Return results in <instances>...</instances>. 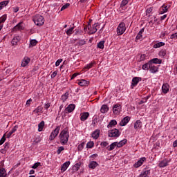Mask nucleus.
Returning a JSON list of instances; mask_svg holds the SVG:
<instances>
[{
  "mask_svg": "<svg viewBox=\"0 0 177 177\" xmlns=\"http://www.w3.org/2000/svg\"><path fill=\"white\" fill-rule=\"evenodd\" d=\"M120 135H121V133L117 129H113L108 131V136L109 138H119Z\"/></svg>",
  "mask_w": 177,
  "mask_h": 177,
  "instance_id": "obj_7",
  "label": "nucleus"
},
{
  "mask_svg": "<svg viewBox=\"0 0 177 177\" xmlns=\"http://www.w3.org/2000/svg\"><path fill=\"white\" fill-rule=\"evenodd\" d=\"M6 19H8L6 15H3L2 17H0V22H1L3 24V23L6 21Z\"/></svg>",
  "mask_w": 177,
  "mask_h": 177,
  "instance_id": "obj_47",
  "label": "nucleus"
},
{
  "mask_svg": "<svg viewBox=\"0 0 177 177\" xmlns=\"http://www.w3.org/2000/svg\"><path fill=\"white\" fill-rule=\"evenodd\" d=\"M128 142L127 139L122 140L121 141L118 142H115L111 144L109 146L107 147V150L109 151H111L112 150H114L115 147H122L126 143Z\"/></svg>",
  "mask_w": 177,
  "mask_h": 177,
  "instance_id": "obj_2",
  "label": "nucleus"
},
{
  "mask_svg": "<svg viewBox=\"0 0 177 177\" xmlns=\"http://www.w3.org/2000/svg\"><path fill=\"white\" fill-rule=\"evenodd\" d=\"M97 48L99 49H104V41H101L97 44Z\"/></svg>",
  "mask_w": 177,
  "mask_h": 177,
  "instance_id": "obj_45",
  "label": "nucleus"
},
{
  "mask_svg": "<svg viewBox=\"0 0 177 177\" xmlns=\"http://www.w3.org/2000/svg\"><path fill=\"white\" fill-rule=\"evenodd\" d=\"M177 38V32L171 35L170 39H176Z\"/></svg>",
  "mask_w": 177,
  "mask_h": 177,
  "instance_id": "obj_56",
  "label": "nucleus"
},
{
  "mask_svg": "<svg viewBox=\"0 0 177 177\" xmlns=\"http://www.w3.org/2000/svg\"><path fill=\"white\" fill-rule=\"evenodd\" d=\"M80 167H81V163H80V162H78V163H76V164L72 167V169H73V172H77V171H78Z\"/></svg>",
  "mask_w": 177,
  "mask_h": 177,
  "instance_id": "obj_33",
  "label": "nucleus"
},
{
  "mask_svg": "<svg viewBox=\"0 0 177 177\" xmlns=\"http://www.w3.org/2000/svg\"><path fill=\"white\" fill-rule=\"evenodd\" d=\"M142 81V77H135L132 79L131 86H136Z\"/></svg>",
  "mask_w": 177,
  "mask_h": 177,
  "instance_id": "obj_13",
  "label": "nucleus"
},
{
  "mask_svg": "<svg viewBox=\"0 0 177 177\" xmlns=\"http://www.w3.org/2000/svg\"><path fill=\"white\" fill-rule=\"evenodd\" d=\"M117 125V120H112L110 121L109 124L107 125V128H113V127H115Z\"/></svg>",
  "mask_w": 177,
  "mask_h": 177,
  "instance_id": "obj_30",
  "label": "nucleus"
},
{
  "mask_svg": "<svg viewBox=\"0 0 177 177\" xmlns=\"http://www.w3.org/2000/svg\"><path fill=\"white\" fill-rule=\"evenodd\" d=\"M169 8V6H165V4H163L160 8V15H164V13H167V12H168Z\"/></svg>",
  "mask_w": 177,
  "mask_h": 177,
  "instance_id": "obj_18",
  "label": "nucleus"
},
{
  "mask_svg": "<svg viewBox=\"0 0 177 177\" xmlns=\"http://www.w3.org/2000/svg\"><path fill=\"white\" fill-rule=\"evenodd\" d=\"M26 28V24L23 21L18 23L12 29V32H16L17 31H21Z\"/></svg>",
  "mask_w": 177,
  "mask_h": 177,
  "instance_id": "obj_6",
  "label": "nucleus"
},
{
  "mask_svg": "<svg viewBox=\"0 0 177 177\" xmlns=\"http://www.w3.org/2000/svg\"><path fill=\"white\" fill-rule=\"evenodd\" d=\"M50 107V102H46L44 104V109L45 110H48Z\"/></svg>",
  "mask_w": 177,
  "mask_h": 177,
  "instance_id": "obj_54",
  "label": "nucleus"
},
{
  "mask_svg": "<svg viewBox=\"0 0 177 177\" xmlns=\"http://www.w3.org/2000/svg\"><path fill=\"white\" fill-rule=\"evenodd\" d=\"M31 62V59L28 57H25L22 60L21 66L26 67V66L28 65V63Z\"/></svg>",
  "mask_w": 177,
  "mask_h": 177,
  "instance_id": "obj_19",
  "label": "nucleus"
},
{
  "mask_svg": "<svg viewBox=\"0 0 177 177\" xmlns=\"http://www.w3.org/2000/svg\"><path fill=\"white\" fill-rule=\"evenodd\" d=\"M84 147H85V142H83L78 145L77 147L78 151H82V150L84 149Z\"/></svg>",
  "mask_w": 177,
  "mask_h": 177,
  "instance_id": "obj_43",
  "label": "nucleus"
},
{
  "mask_svg": "<svg viewBox=\"0 0 177 177\" xmlns=\"http://www.w3.org/2000/svg\"><path fill=\"white\" fill-rule=\"evenodd\" d=\"M45 127V122L41 121L39 124H38V131L39 132H42L44 130V127Z\"/></svg>",
  "mask_w": 177,
  "mask_h": 177,
  "instance_id": "obj_32",
  "label": "nucleus"
},
{
  "mask_svg": "<svg viewBox=\"0 0 177 177\" xmlns=\"http://www.w3.org/2000/svg\"><path fill=\"white\" fill-rule=\"evenodd\" d=\"M95 146V143L93 141H89L86 144V149H92Z\"/></svg>",
  "mask_w": 177,
  "mask_h": 177,
  "instance_id": "obj_44",
  "label": "nucleus"
},
{
  "mask_svg": "<svg viewBox=\"0 0 177 177\" xmlns=\"http://www.w3.org/2000/svg\"><path fill=\"white\" fill-rule=\"evenodd\" d=\"M151 12H153V8L150 7V8H147L146 10V15L149 16V15H150V13H151Z\"/></svg>",
  "mask_w": 177,
  "mask_h": 177,
  "instance_id": "obj_51",
  "label": "nucleus"
},
{
  "mask_svg": "<svg viewBox=\"0 0 177 177\" xmlns=\"http://www.w3.org/2000/svg\"><path fill=\"white\" fill-rule=\"evenodd\" d=\"M127 30V26H125V23H120L117 28V34L118 35H122L124 32Z\"/></svg>",
  "mask_w": 177,
  "mask_h": 177,
  "instance_id": "obj_5",
  "label": "nucleus"
},
{
  "mask_svg": "<svg viewBox=\"0 0 177 177\" xmlns=\"http://www.w3.org/2000/svg\"><path fill=\"white\" fill-rule=\"evenodd\" d=\"M19 128V127L17 126H15L12 130L8 133H7V138H10V136H12V133H15V132H16V131H17V129Z\"/></svg>",
  "mask_w": 177,
  "mask_h": 177,
  "instance_id": "obj_28",
  "label": "nucleus"
},
{
  "mask_svg": "<svg viewBox=\"0 0 177 177\" xmlns=\"http://www.w3.org/2000/svg\"><path fill=\"white\" fill-rule=\"evenodd\" d=\"M142 127V121L139 120H136V122L134 123V129H136V131H138V129H140Z\"/></svg>",
  "mask_w": 177,
  "mask_h": 177,
  "instance_id": "obj_20",
  "label": "nucleus"
},
{
  "mask_svg": "<svg viewBox=\"0 0 177 177\" xmlns=\"http://www.w3.org/2000/svg\"><path fill=\"white\" fill-rule=\"evenodd\" d=\"M75 109V104H71L68 106V107L66 108V111L68 113H73V111H74V110Z\"/></svg>",
  "mask_w": 177,
  "mask_h": 177,
  "instance_id": "obj_21",
  "label": "nucleus"
},
{
  "mask_svg": "<svg viewBox=\"0 0 177 177\" xmlns=\"http://www.w3.org/2000/svg\"><path fill=\"white\" fill-rule=\"evenodd\" d=\"M20 39L21 38L19 36H15L11 41L12 45H17V43L20 41Z\"/></svg>",
  "mask_w": 177,
  "mask_h": 177,
  "instance_id": "obj_25",
  "label": "nucleus"
},
{
  "mask_svg": "<svg viewBox=\"0 0 177 177\" xmlns=\"http://www.w3.org/2000/svg\"><path fill=\"white\" fill-rule=\"evenodd\" d=\"M168 164H169V160H168L167 159H164L159 162L158 167L160 168H164L165 167H168Z\"/></svg>",
  "mask_w": 177,
  "mask_h": 177,
  "instance_id": "obj_14",
  "label": "nucleus"
},
{
  "mask_svg": "<svg viewBox=\"0 0 177 177\" xmlns=\"http://www.w3.org/2000/svg\"><path fill=\"white\" fill-rule=\"evenodd\" d=\"M37 44H38V41H37V39L30 40L29 48H32L34 46H36Z\"/></svg>",
  "mask_w": 177,
  "mask_h": 177,
  "instance_id": "obj_34",
  "label": "nucleus"
},
{
  "mask_svg": "<svg viewBox=\"0 0 177 177\" xmlns=\"http://www.w3.org/2000/svg\"><path fill=\"white\" fill-rule=\"evenodd\" d=\"M19 9L20 8L17 6L12 8V10H13L14 13H17V12L19 10Z\"/></svg>",
  "mask_w": 177,
  "mask_h": 177,
  "instance_id": "obj_57",
  "label": "nucleus"
},
{
  "mask_svg": "<svg viewBox=\"0 0 177 177\" xmlns=\"http://www.w3.org/2000/svg\"><path fill=\"white\" fill-rule=\"evenodd\" d=\"M100 145H101V146H102V147H106V146L109 145V143L107 142L104 141V142H102Z\"/></svg>",
  "mask_w": 177,
  "mask_h": 177,
  "instance_id": "obj_59",
  "label": "nucleus"
},
{
  "mask_svg": "<svg viewBox=\"0 0 177 177\" xmlns=\"http://www.w3.org/2000/svg\"><path fill=\"white\" fill-rule=\"evenodd\" d=\"M158 55L160 57H165V56H167V50H161L159 53Z\"/></svg>",
  "mask_w": 177,
  "mask_h": 177,
  "instance_id": "obj_40",
  "label": "nucleus"
},
{
  "mask_svg": "<svg viewBox=\"0 0 177 177\" xmlns=\"http://www.w3.org/2000/svg\"><path fill=\"white\" fill-rule=\"evenodd\" d=\"M167 19V15H164L163 16L160 17V20H165Z\"/></svg>",
  "mask_w": 177,
  "mask_h": 177,
  "instance_id": "obj_63",
  "label": "nucleus"
},
{
  "mask_svg": "<svg viewBox=\"0 0 177 177\" xmlns=\"http://www.w3.org/2000/svg\"><path fill=\"white\" fill-rule=\"evenodd\" d=\"M145 59H146V55L143 54V55H141L140 56V60H145Z\"/></svg>",
  "mask_w": 177,
  "mask_h": 177,
  "instance_id": "obj_61",
  "label": "nucleus"
},
{
  "mask_svg": "<svg viewBox=\"0 0 177 177\" xmlns=\"http://www.w3.org/2000/svg\"><path fill=\"white\" fill-rule=\"evenodd\" d=\"M97 165H99V164H97L96 162V161H92L90 162V164L88 165L89 168H91V169H95V168H96L97 167Z\"/></svg>",
  "mask_w": 177,
  "mask_h": 177,
  "instance_id": "obj_31",
  "label": "nucleus"
},
{
  "mask_svg": "<svg viewBox=\"0 0 177 177\" xmlns=\"http://www.w3.org/2000/svg\"><path fill=\"white\" fill-rule=\"evenodd\" d=\"M173 147H177V140L173 142Z\"/></svg>",
  "mask_w": 177,
  "mask_h": 177,
  "instance_id": "obj_64",
  "label": "nucleus"
},
{
  "mask_svg": "<svg viewBox=\"0 0 177 177\" xmlns=\"http://www.w3.org/2000/svg\"><path fill=\"white\" fill-rule=\"evenodd\" d=\"M7 175L5 168H0V177H6Z\"/></svg>",
  "mask_w": 177,
  "mask_h": 177,
  "instance_id": "obj_36",
  "label": "nucleus"
},
{
  "mask_svg": "<svg viewBox=\"0 0 177 177\" xmlns=\"http://www.w3.org/2000/svg\"><path fill=\"white\" fill-rule=\"evenodd\" d=\"M96 64L95 62H91L90 64H86L84 67V70H85L86 71H88V70L92 68L93 67V65Z\"/></svg>",
  "mask_w": 177,
  "mask_h": 177,
  "instance_id": "obj_24",
  "label": "nucleus"
},
{
  "mask_svg": "<svg viewBox=\"0 0 177 177\" xmlns=\"http://www.w3.org/2000/svg\"><path fill=\"white\" fill-rule=\"evenodd\" d=\"M74 31V27H72L66 30L67 35H71L73 34V32Z\"/></svg>",
  "mask_w": 177,
  "mask_h": 177,
  "instance_id": "obj_50",
  "label": "nucleus"
},
{
  "mask_svg": "<svg viewBox=\"0 0 177 177\" xmlns=\"http://www.w3.org/2000/svg\"><path fill=\"white\" fill-rule=\"evenodd\" d=\"M1 154H6V151H6L3 148L1 149Z\"/></svg>",
  "mask_w": 177,
  "mask_h": 177,
  "instance_id": "obj_62",
  "label": "nucleus"
},
{
  "mask_svg": "<svg viewBox=\"0 0 177 177\" xmlns=\"http://www.w3.org/2000/svg\"><path fill=\"white\" fill-rule=\"evenodd\" d=\"M151 64V62H150V61H149L148 63L143 64L142 66V70H149Z\"/></svg>",
  "mask_w": 177,
  "mask_h": 177,
  "instance_id": "obj_39",
  "label": "nucleus"
},
{
  "mask_svg": "<svg viewBox=\"0 0 177 177\" xmlns=\"http://www.w3.org/2000/svg\"><path fill=\"white\" fill-rule=\"evenodd\" d=\"M60 132V127L57 126L54 131H53L50 135L49 140H54V139L59 135Z\"/></svg>",
  "mask_w": 177,
  "mask_h": 177,
  "instance_id": "obj_8",
  "label": "nucleus"
},
{
  "mask_svg": "<svg viewBox=\"0 0 177 177\" xmlns=\"http://www.w3.org/2000/svg\"><path fill=\"white\" fill-rule=\"evenodd\" d=\"M162 92L165 95L169 92V84H163L162 86Z\"/></svg>",
  "mask_w": 177,
  "mask_h": 177,
  "instance_id": "obj_15",
  "label": "nucleus"
},
{
  "mask_svg": "<svg viewBox=\"0 0 177 177\" xmlns=\"http://www.w3.org/2000/svg\"><path fill=\"white\" fill-rule=\"evenodd\" d=\"M146 157L140 158L134 165V168H139V167H142L143 165V162L146 161Z\"/></svg>",
  "mask_w": 177,
  "mask_h": 177,
  "instance_id": "obj_10",
  "label": "nucleus"
},
{
  "mask_svg": "<svg viewBox=\"0 0 177 177\" xmlns=\"http://www.w3.org/2000/svg\"><path fill=\"white\" fill-rule=\"evenodd\" d=\"M70 161L65 162L61 167V171L66 172V171H67V168L70 167Z\"/></svg>",
  "mask_w": 177,
  "mask_h": 177,
  "instance_id": "obj_16",
  "label": "nucleus"
},
{
  "mask_svg": "<svg viewBox=\"0 0 177 177\" xmlns=\"http://www.w3.org/2000/svg\"><path fill=\"white\" fill-rule=\"evenodd\" d=\"M68 6H70V3H66L65 5H64L62 8H61V12L67 9V8H68Z\"/></svg>",
  "mask_w": 177,
  "mask_h": 177,
  "instance_id": "obj_53",
  "label": "nucleus"
},
{
  "mask_svg": "<svg viewBox=\"0 0 177 177\" xmlns=\"http://www.w3.org/2000/svg\"><path fill=\"white\" fill-rule=\"evenodd\" d=\"M39 166H41V162H35V163L32 166V168L33 169H37V168H38Z\"/></svg>",
  "mask_w": 177,
  "mask_h": 177,
  "instance_id": "obj_49",
  "label": "nucleus"
},
{
  "mask_svg": "<svg viewBox=\"0 0 177 177\" xmlns=\"http://www.w3.org/2000/svg\"><path fill=\"white\" fill-rule=\"evenodd\" d=\"M42 110H43L42 106H38L37 109H35L33 111V113H35V114H38V113H41Z\"/></svg>",
  "mask_w": 177,
  "mask_h": 177,
  "instance_id": "obj_46",
  "label": "nucleus"
},
{
  "mask_svg": "<svg viewBox=\"0 0 177 177\" xmlns=\"http://www.w3.org/2000/svg\"><path fill=\"white\" fill-rule=\"evenodd\" d=\"M149 62L152 63V64H161V63H162V60L158 58H153L151 61H149Z\"/></svg>",
  "mask_w": 177,
  "mask_h": 177,
  "instance_id": "obj_23",
  "label": "nucleus"
},
{
  "mask_svg": "<svg viewBox=\"0 0 177 177\" xmlns=\"http://www.w3.org/2000/svg\"><path fill=\"white\" fill-rule=\"evenodd\" d=\"M128 2H129V0H122L120 4L121 9H124V8H125V6L128 5Z\"/></svg>",
  "mask_w": 177,
  "mask_h": 177,
  "instance_id": "obj_41",
  "label": "nucleus"
},
{
  "mask_svg": "<svg viewBox=\"0 0 177 177\" xmlns=\"http://www.w3.org/2000/svg\"><path fill=\"white\" fill-rule=\"evenodd\" d=\"M92 138H93L95 140L97 139H99V136H100V130L96 129L95 130L92 134H91Z\"/></svg>",
  "mask_w": 177,
  "mask_h": 177,
  "instance_id": "obj_17",
  "label": "nucleus"
},
{
  "mask_svg": "<svg viewBox=\"0 0 177 177\" xmlns=\"http://www.w3.org/2000/svg\"><path fill=\"white\" fill-rule=\"evenodd\" d=\"M97 27H99V23H95L92 26H91V24H88L86 28H84V31L88 30L89 34H95V32L97 31Z\"/></svg>",
  "mask_w": 177,
  "mask_h": 177,
  "instance_id": "obj_4",
  "label": "nucleus"
},
{
  "mask_svg": "<svg viewBox=\"0 0 177 177\" xmlns=\"http://www.w3.org/2000/svg\"><path fill=\"white\" fill-rule=\"evenodd\" d=\"M57 75V71H54L53 74L51 75V78H55Z\"/></svg>",
  "mask_w": 177,
  "mask_h": 177,
  "instance_id": "obj_60",
  "label": "nucleus"
},
{
  "mask_svg": "<svg viewBox=\"0 0 177 177\" xmlns=\"http://www.w3.org/2000/svg\"><path fill=\"white\" fill-rule=\"evenodd\" d=\"M121 110H122V106H121V104H115V105H113V114H115V115H120V113H121Z\"/></svg>",
  "mask_w": 177,
  "mask_h": 177,
  "instance_id": "obj_9",
  "label": "nucleus"
},
{
  "mask_svg": "<svg viewBox=\"0 0 177 177\" xmlns=\"http://www.w3.org/2000/svg\"><path fill=\"white\" fill-rule=\"evenodd\" d=\"M10 147V144L9 142H6L3 145V149L8 151L9 150V148Z\"/></svg>",
  "mask_w": 177,
  "mask_h": 177,
  "instance_id": "obj_48",
  "label": "nucleus"
},
{
  "mask_svg": "<svg viewBox=\"0 0 177 177\" xmlns=\"http://www.w3.org/2000/svg\"><path fill=\"white\" fill-rule=\"evenodd\" d=\"M143 32H145V28H142L139 32L138 33L137 36H136V39H140L142 37V34H143Z\"/></svg>",
  "mask_w": 177,
  "mask_h": 177,
  "instance_id": "obj_38",
  "label": "nucleus"
},
{
  "mask_svg": "<svg viewBox=\"0 0 177 177\" xmlns=\"http://www.w3.org/2000/svg\"><path fill=\"white\" fill-rule=\"evenodd\" d=\"M69 95L70 93H68V92H66L61 96V100L63 102V103H64V102L68 99Z\"/></svg>",
  "mask_w": 177,
  "mask_h": 177,
  "instance_id": "obj_27",
  "label": "nucleus"
},
{
  "mask_svg": "<svg viewBox=\"0 0 177 177\" xmlns=\"http://www.w3.org/2000/svg\"><path fill=\"white\" fill-rule=\"evenodd\" d=\"M68 138H70L68 131H67L66 129H63L59 135V142L62 146H64L68 143Z\"/></svg>",
  "mask_w": 177,
  "mask_h": 177,
  "instance_id": "obj_1",
  "label": "nucleus"
},
{
  "mask_svg": "<svg viewBox=\"0 0 177 177\" xmlns=\"http://www.w3.org/2000/svg\"><path fill=\"white\" fill-rule=\"evenodd\" d=\"M62 62H63L62 59H59L56 62H55V66L56 67H59V66H60V63H62Z\"/></svg>",
  "mask_w": 177,
  "mask_h": 177,
  "instance_id": "obj_55",
  "label": "nucleus"
},
{
  "mask_svg": "<svg viewBox=\"0 0 177 177\" xmlns=\"http://www.w3.org/2000/svg\"><path fill=\"white\" fill-rule=\"evenodd\" d=\"M63 150H64V147L62 146L58 147V149L57 151V154H60V153H62Z\"/></svg>",
  "mask_w": 177,
  "mask_h": 177,
  "instance_id": "obj_52",
  "label": "nucleus"
},
{
  "mask_svg": "<svg viewBox=\"0 0 177 177\" xmlns=\"http://www.w3.org/2000/svg\"><path fill=\"white\" fill-rule=\"evenodd\" d=\"M107 111H109V106L106 104H103L102 106H101V109H100V112L102 113V114H104L105 113H107Z\"/></svg>",
  "mask_w": 177,
  "mask_h": 177,
  "instance_id": "obj_26",
  "label": "nucleus"
},
{
  "mask_svg": "<svg viewBox=\"0 0 177 177\" xmlns=\"http://www.w3.org/2000/svg\"><path fill=\"white\" fill-rule=\"evenodd\" d=\"M164 45H165V43L161 41V42L155 44L153 48H154L155 49H157V48H161V46H164Z\"/></svg>",
  "mask_w": 177,
  "mask_h": 177,
  "instance_id": "obj_37",
  "label": "nucleus"
},
{
  "mask_svg": "<svg viewBox=\"0 0 177 177\" xmlns=\"http://www.w3.org/2000/svg\"><path fill=\"white\" fill-rule=\"evenodd\" d=\"M33 21L36 26H44L45 23V19L40 15H36L33 18Z\"/></svg>",
  "mask_w": 177,
  "mask_h": 177,
  "instance_id": "obj_3",
  "label": "nucleus"
},
{
  "mask_svg": "<svg viewBox=\"0 0 177 177\" xmlns=\"http://www.w3.org/2000/svg\"><path fill=\"white\" fill-rule=\"evenodd\" d=\"M131 121V118L129 116H126L120 122V127H125Z\"/></svg>",
  "mask_w": 177,
  "mask_h": 177,
  "instance_id": "obj_12",
  "label": "nucleus"
},
{
  "mask_svg": "<svg viewBox=\"0 0 177 177\" xmlns=\"http://www.w3.org/2000/svg\"><path fill=\"white\" fill-rule=\"evenodd\" d=\"M149 72L151 73V74H156V73H158V66H156V64H153L151 62L149 66Z\"/></svg>",
  "mask_w": 177,
  "mask_h": 177,
  "instance_id": "obj_11",
  "label": "nucleus"
},
{
  "mask_svg": "<svg viewBox=\"0 0 177 177\" xmlns=\"http://www.w3.org/2000/svg\"><path fill=\"white\" fill-rule=\"evenodd\" d=\"M150 174V170H145L140 175L139 177H147Z\"/></svg>",
  "mask_w": 177,
  "mask_h": 177,
  "instance_id": "obj_35",
  "label": "nucleus"
},
{
  "mask_svg": "<svg viewBox=\"0 0 177 177\" xmlns=\"http://www.w3.org/2000/svg\"><path fill=\"white\" fill-rule=\"evenodd\" d=\"M79 85L80 86H86V85H89V82L85 80H81L79 82H78Z\"/></svg>",
  "mask_w": 177,
  "mask_h": 177,
  "instance_id": "obj_29",
  "label": "nucleus"
},
{
  "mask_svg": "<svg viewBox=\"0 0 177 177\" xmlns=\"http://www.w3.org/2000/svg\"><path fill=\"white\" fill-rule=\"evenodd\" d=\"M6 140V138H5V137H3L1 140H0V146H2V145H3V143H5V141Z\"/></svg>",
  "mask_w": 177,
  "mask_h": 177,
  "instance_id": "obj_58",
  "label": "nucleus"
},
{
  "mask_svg": "<svg viewBox=\"0 0 177 177\" xmlns=\"http://www.w3.org/2000/svg\"><path fill=\"white\" fill-rule=\"evenodd\" d=\"M8 3L9 2L8 1H1L0 3V10H2V8H5Z\"/></svg>",
  "mask_w": 177,
  "mask_h": 177,
  "instance_id": "obj_42",
  "label": "nucleus"
},
{
  "mask_svg": "<svg viewBox=\"0 0 177 177\" xmlns=\"http://www.w3.org/2000/svg\"><path fill=\"white\" fill-rule=\"evenodd\" d=\"M89 117V113L88 112H84L82 114L80 117L81 121H86L88 120V118Z\"/></svg>",
  "mask_w": 177,
  "mask_h": 177,
  "instance_id": "obj_22",
  "label": "nucleus"
}]
</instances>
